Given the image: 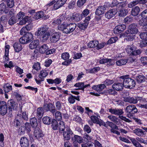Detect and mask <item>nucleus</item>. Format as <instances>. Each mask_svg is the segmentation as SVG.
<instances>
[{"label":"nucleus","mask_w":147,"mask_h":147,"mask_svg":"<svg viewBox=\"0 0 147 147\" xmlns=\"http://www.w3.org/2000/svg\"><path fill=\"white\" fill-rule=\"evenodd\" d=\"M77 27L75 23H70L69 24H64L59 25L58 26L59 30L62 31L63 32L66 34H70L73 32Z\"/></svg>","instance_id":"1"},{"label":"nucleus","mask_w":147,"mask_h":147,"mask_svg":"<svg viewBox=\"0 0 147 147\" xmlns=\"http://www.w3.org/2000/svg\"><path fill=\"white\" fill-rule=\"evenodd\" d=\"M119 78L123 80V84L125 88L132 89L135 87L136 85L135 81L129 78L128 75L123 76H120Z\"/></svg>","instance_id":"2"},{"label":"nucleus","mask_w":147,"mask_h":147,"mask_svg":"<svg viewBox=\"0 0 147 147\" xmlns=\"http://www.w3.org/2000/svg\"><path fill=\"white\" fill-rule=\"evenodd\" d=\"M33 35L30 32H27L24 36L20 38L19 42L23 44L30 42L32 39Z\"/></svg>","instance_id":"3"},{"label":"nucleus","mask_w":147,"mask_h":147,"mask_svg":"<svg viewBox=\"0 0 147 147\" xmlns=\"http://www.w3.org/2000/svg\"><path fill=\"white\" fill-rule=\"evenodd\" d=\"M48 72L46 70H42L41 71L38 75L40 79H37L36 78H35L36 83L38 84H40L42 82L44 81L45 78L48 75Z\"/></svg>","instance_id":"4"},{"label":"nucleus","mask_w":147,"mask_h":147,"mask_svg":"<svg viewBox=\"0 0 147 147\" xmlns=\"http://www.w3.org/2000/svg\"><path fill=\"white\" fill-rule=\"evenodd\" d=\"M138 32L137 24L133 23L130 25L126 30L127 34H134L137 33Z\"/></svg>","instance_id":"5"},{"label":"nucleus","mask_w":147,"mask_h":147,"mask_svg":"<svg viewBox=\"0 0 147 147\" xmlns=\"http://www.w3.org/2000/svg\"><path fill=\"white\" fill-rule=\"evenodd\" d=\"M63 136L64 140H69L71 138V135L73 134V131L69 127H66L65 128V130L63 131Z\"/></svg>","instance_id":"6"},{"label":"nucleus","mask_w":147,"mask_h":147,"mask_svg":"<svg viewBox=\"0 0 147 147\" xmlns=\"http://www.w3.org/2000/svg\"><path fill=\"white\" fill-rule=\"evenodd\" d=\"M67 18L65 15H62L59 18L55 19L53 20L52 23L55 25H62L64 24Z\"/></svg>","instance_id":"7"},{"label":"nucleus","mask_w":147,"mask_h":147,"mask_svg":"<svg viewBox=\"0 0 147 147\" xmlns=\"http://www.w3.org/2000/svg\"><path fill=\"white\" fill-rule=\"evenodd\" d=\"M48 27L47 25H45L39 28L35 32V35L37 36H42L48 30Z\"/></svg>","instance_id":"8"},{"label":"nucleus","mask_w":147,"mask_h":147,"mask_svg":"<svg viewBox=\"0 0 147 147\" xmlns=\"http://www.w3.org/2000/svg\"><path fill=\"white\" fill-rule=\"evenodd\" d=\"M8 109L9 112L11 113L12 110H16L18 108V104L12 99L9 100L8 102Z\"/></svg>","instance_id":"9"},{"label":"nucleus","mask_w":147,"mask_h":147,"mask_svg":"<svg viewBox=\"0 0 147 147\" xmlns=\"http://www.w3.org/2000/svg\"><path fill=\"white\" fill-rule=\"evenodd\" d=\"M7 111L6 102L4 101H0V114L2 115L6 114Z\"/></svg>","instance_id":"10"},{"label":"nucleus","mask_w":147,"mask_h":147,"mask_svg":"<svg viewBox=\"0 0 147 147\" xmlns=\"http://www.w3.org/2000/svg\"><path fill=\"white\" fill-rule=\"evenodd\" d=\"M34 130L33 136L35 139L39 140L44 136V134L39 127L34 128Z\"/></svg>","instance_id":"11"},{"label":"nucleus","mask_w":147,"mask_h":147,"mask_svg":"<svg viewBox=\"0 0 147 147\" xmlns=\"http://www.w3.org/2000/svg\"><path fill=\"white\" fill-rule=\"evenodd\" d=\"M60 34L58 32H55L52 34L50 37L51 42L55 43L58 41L60 39Z\"/></svg>","instance_id":"12"},{"label":"nucleus","mask_w":147,"mask_h":147,"mask_svg":"<svg viewBox=\"0 0 147 147\" xmlns=\"http://www.w3.org/2000/svg\"><path fill=\"white\" fill-rule=\"evenodd\" d=\"M126 28L124 24L119 25L116 26L113 30L114 33L115 34H119L123 32Z\"/></svg>","instance_id":"13"},{"label":"nucleus","mask_w":147,"mask_h":147,"mask_svg":"<svg viewBox=\"0 0 147 147\" xmlns=\"http://www.w3.org/2000/svg\"><path fill=\"white\" fill-rule=\"evenodd\" d=\"M124 86L123 83L118 82L114 83L112 86L113 89L117 91L122 90Z\"/></svg>","instance_id":"14"},{"label":"nucleus","mask_w":147,"mask_h":147,"mask_svg":"<svg viewBox=\"0 0 147 147\" xmlns=\"http://www.w3.org/2000/svg\"><path fill=\"white\" fill-rule=\"evenodd\" d=\"M106 87L104 84H100L98 85H94L92 86V88L98 92L100 94H102V90Z\"/></svg>","instance_id":"15"},{"label":"nucleus","mask_w":147,"mask_h":147,"mask_svg":"<svg viewBox=\"0 0 147 147\" xmlns=\"http://www.w3.org/2000/svg\"><path fill=\"white\" fill-rule=\"evenodd\" d=\"M20 144L22 147H28L29 144V141L26 137H22L20 140Z\"/></svg>","instance_id":"16"},{"label":"nucleus","mask_w":147,"mask_h":147,"mask_svg":"<svg viewBox=\"0 0 147 147\" xmlns=\"http://www.w3.org/2000/svg\"><path fill=\"white\" fill-rule=\"evenodd\" d=\"M126 112L127 113H131L135 114L138 112V109L135 106L130 105L127 106L126 109Z\"/></svg>","instance_id":"17"},{"label":"nucleus","mask_w":147,"mask_h":147,"mask_svg":"<svg viewBox=\"0 0 147 147\" xmlns=\"http://www.w3.org/2000/svg\"><path fill=\"white\" fill-rule=\"evenodd\" d=\"M117 10L112 9L107 11L105 15V17L108 19H110L113 17L117 13Z\"/></svg>","instance_id":"18"},{"label":"nucleus","mask_w":147,"mask_h":147,"mask_svg":"<svg viewBox=\"0 0 147 147\" xmlns=\"http://www.w3.org/2000/svg\"><path fill=\"white\" fill-rule=\"evenodd\" d=\"M44 108L47 111H49L53 113H54L56 111L55 107L51 103L45 105Z\"/></svg>","instance_id":"19"},{"label":"nucleus","mask_w":147,"mask_h":147,"mask_svg":"<svg viewBox=\"0 0 147 147\" xmlns=\"http://www.w3.org/2000/svg\"><path fill=\"white\" fill-rule=\"evenodd\" d=\"M70 96L68 97V100L70 104H73L75 102V100H76L78 101H80V96H76L70 94Z\"/></svg>","instance_id":"20"},{"label":"nucleus","mask_w":147,"mask_h":147,"mask_svg":"<svg viewBox=\"0 0 147 147\" xmlns=\"http://www.w3.org/2000/svg\"><path fill=\"white\" fill-rule=\"evenodd\" d=\"M67 0H58L53 6L54 9H57L62 6L66 1Z\"/></svg>","instance_id":"21"},{"label":"nucleus","mask_w":147,"mask_h":147,"mask_svg":"<svg viewBox=\"0 0 147 147\" xmlns=\"http://www.w3.org/2000/svg\"><path fill=\"white\" fill-rule=\"evenodd\" d=\"M71 140L73 142V143L77 142L79 144H81L82 143H84L82 138L76 135H75L74 137H72Z\"/></svg>","instance_id":"22"},{"label":"nucleus","mask_w":147,"mask_h":147,"mask_svg":"<svg viewBox=\"0 0 147 147\" xmlns=\"http://www.w3.org/2000/svg\"><path fill=\"white\" fill-rule=\"evenodd\" d=\"M109 112L112 114L116 115H121L123 113L122 110L118 109H109Z\"/></svg>","instance_id":"23"},{"label":"nucleus","mask_w":147,"mask_h":147,"mask_svg":"<svg viewBox=\"0 0 147 147\" xmlns=\"http://www.w3.org/2000/svg\"><path fill=\"white\" fill-rule=\"evenodd\" d=\"M106 9V8L104 6H99L96 9L95 14L98 16L102 15L104 13Z\"/></svg>","instance_id":"24"},{"label":"nucleus","mask_w":147,"mask_h":147,"mask_svg":"<svg viewBox=\"0 0 147 147\" xmlns=\"http://www.w3.org/2000/svg\"><path fill=\"white\" fill-rule=\"evenodd\" d=\"M126 52L129 55H133L134 51L135 50L134 46L131 45L127 46L125 49Z\"/></svg>","instance_id":"25"},{"label":"nucleus","mask_w":147,"mask_h":147,"mask_svg":"<svg viewBox=\"0 0 147 147\" xmlns=\"http://www.w3.org/2000/svg\"><path fill=\"white\" fill-rule=\"evenodd\" d=\"M133 133L135 135L140 137H142L144 135L145 131L142 129L138 128L133 130Z\"/></svg>","instance_id":"26"},{"label":"nucleus","mask_w":147,"mask_h":147,"mask_svg":"<svg viewBox=\"0 0 147 147\" xmlns=\"http://www.w3.org/2000/svg\"><path fill=\"white\" fill-rule=\"evenodd\" d=\"M15 51L16 52H19L21 51L22 49V45L20 43L16 42L13 45Z\"/></svg>","instance_id":"27"},{"label":"nucleus","mask_w":147,"mask_h":147,"mask_svg":"<svg viewBox=\"0 0 147 147\" xmlns=\"http://www.w3.org/2000/svg\"><path fill=\"white\" fill-rule=\"evenodd\" d=\"M39 42L38 40H36L33 41L29 45L30 49H33L36 48L39 45Z\"/></svg>","instance_id":"28"},{"label":"nucleus","mask_w":147,"mask_h":147,"mask_svg":"<svg viewBox=\"0 0 147 147\" xmlns=\"http://www.w3.org/2000/svg\"><path fill=\"white\" fill-rule=\"evenodd\" d=\"M9 11V9L6 8L5 4L1 3L0 4V11L1 13H7Z\"/></svg>","instance_id":"29"},{"label":"nucleus","mask_w":147,"mask_h":147,"mask_svg":"<svg viewBox=\"0 0 147 147\" xmlns=\"http://www.w3.org/2000/svg\"><path fill=\"white\" fill-rule=\"evenodd\" d=\"M82 18L81 14L79 13H74L72 18V19L76 21H79L81 20Z\"/></svg>","instance_id":"30"},{"label":"nucleus","mask_w":147,"mask_h":147,"mask_svg":"<svg viewBox=\"0 0 147 147\" xmlns=\"http://www.w3.org/2000/svg\"><path fill=\"white\" fill-rule=\"evenodd\" d=\"M125 101L133 104H136L137 102V98L128 97L125 98Z\"/></svg>","instance_id":"31"},{"label":"nucleus","mask_w":147,"mask_h":147,"mask_svg":"<svg viewBox=\"0 0 147 147\" xmlns=\"http://www.w3.org/2000/svg\"><path fill=\"white\" fill-rule=\"evenodd\" d=\"M140 11V9L138 7H135L132 9L131 14L133 16H136L138 14Z\"/></svg>","instance_id":"32"},{"label":"nucleus","mask_w":147,"mask_h":147,"mask_svg":"<svg viewBox=\"0 0 147 147\" xmlns=\"http://www.w3.org/2000/svg\"><path fill=\"white\" fill-rule=\"evenodd\" d=\"M128 138L131 141L133 144L136 147H141V145L138 142V141L135 138L128 137Z\"/></svg>","instance_id":"33"},{"label":"nucleus","mask_w":147,"mask_h":147,"mask_svg":"<svg viewBox=\"0 0 147 147\" xmlns=\"http://www.w3.org/2000/svg\"><path fill=\"white\" fill-rule=\"evenodd\" d=\"M3 90L5 93H8L12 90V86L8 83L5 84L3 86Z\"/></svg>","instance_id":"34"},{"label":"nucleus","mask_w":147,"mask_h":147,"mask_svg":"<svg viewBox=\"0 0 147 147\" xmlns=\"http://www.w3.org/2000/svg\"><path fill=\"white\" fill-rule=\"evenodd\" d=\"M49 49L47 45L44 44L39 49V52L42 54H44Z\"/></svg>","instance_id":"35"},{"label":"nucleus","mask_w":147,"mask_h":147,"mask_svg":"<svg viewBox=\"0 0 147 147\" xmlns=\"http://www.w3.org/2000/svg\"><path fill=\"white\" fill-rule=\"evenodd\" d=\"M108 118L111 121L116 124H118L120 123L119 119L115 116L112 115H109Z\"/></svg>","instance_id":"36"},{"label":"nucleus","mask_w":147,"mask_h":147,"mask_svg":"<svg viewBox=\"0 0 147 147\" xmlns=\"http://www.w3.org/2000/svg\"><path fill=\"white\" fill-rule=\"evenodd\" d=\"M98 44V41L97 40H92L88 44V46L90 48L96 47Z\"/></svg>","instance_id":"37"},{"label":"nucleus","mask_w":147,"mask_h":147,"mask_svg":"<svg viewBox=\"0 0 147 147\" xmlns=\"http://www.w3.org/2000/svg\"><path fill=\"white\" fill-rule=\"evenodd\" d=\"M44 15V12L42 11H39L34 13V18L36 19H39L42 17Z\"/></svg>","instance_id":"38"},{"label":"nucleus","mask_w":147,"mask_h":147,"mask_svg":"<svg viewBox=\"0 0 147 147\" xmlns=\"http://www.w3.org/2000/svg\"><path fill=\"white\" fill-rule=\"evenodd\" d=\"M74 86L78 88L76 89V90H81L84 91V82H83L76 83L74 84Z\"/></svg>","instance_id":"39"},{"label":"nucleus","mask_w":147,"mask_h":147,"mask_svg":"<svg viewBox=\"0 0 147 147\" xmlns=\"http://www.w3.org/2000/svg\"><path fill=\"white\" fill-rule=\"evenodd\" d=\"M65 128L64 122L63 121H60L58 126V128L59 130V132L61 131H64L65 129Z\"/></svg>","instance_id":"40"},{"label":"nucleus","mask_w":147,"mask_h":147,"mask_svg":"<svg viewBox=\"0 0 147 147\" xmlns=\"http://www.w3.org/2000/svg\"><path fill=\"white\" fill-rule=\"evenodd\" d=\"M51 126L52 129L54 130L58 129V124L57 121L55 119H53L51 122Z\"/></svg>","instance_id":"41"},{"label":"nucleus","mask_w":147,"mask_h":147,"mask_svg":"<svg viewBox=\"0 0 147 147\" xmlns=\"http://www.w3.org/2000/svg\"><path fill=\"white\" fill-rule=\"evenodd\" d=\"M128 13L127 9H121L118 12L119 15L120 16L123 17L125 16Z\"/></svg>","instance_id":"42"},{"label":"nucleus","mask_w":147,"mask_h":147,"mask_svg":"<svg viewBox=\"0 0 147 147\" xmlns=\"http://www.w3.org/2000/svg\"><path fill=\"white\" fill-rule=\"evenodd\" d=\"M43 123L47 125H49L51 122V118L49 117L46 116L44 117L42 119Z\"/></svg>","instance_id":"43"},{"label":"nucleus","mask_w":147,"mask_h":147,"mask_svg":"<svg viewBox=\"0 0 147 147\" xmlns=\"http://www.w3.org/2000/svg\"><path fill=\"white\" fill-rule=\"evenodd\" d=\"M44 113L43 108L42 107L38 108L37 110V115L39 118H41Z\"/></svg>","instance_id":"44"},{"label":"nucleus","mask_w":147,"mask_h":147,"mask_svg":"<svg viewBox=\"0 0 147 147\" xmlns=\"http://www.w3.org/2000/svg\"><path fill=\"white\" fill-rule=\"evenodd\" d=\"M127 62V60L121 59L117 61L116 62V64L118 66H121L125 64Z\"/></svg>","instance_id":"45"},{"label":"nucleus","mask_w":147,"mask_h":147,"mask_svg":"<svg viewBox=\"0 0 147 147\" xmlns=\"http://www.w3.org/2000/svg\"><path fill=\"white\" fill-rule=\"evenodd\" d=\"M136 79L138 82L141 83L144 82L145 78L143 76L138 75L136 77Z\"/></svg>","instance_id":"46"},{"label":"nucleus","mask_w":147,"mask_h":147,"mask_svg":"<svg viewBox=\"0 0 147 147\" xmlns=\"http://www.w3.org/2000/svg\"><path fill=\"white\" fill-rule=\"evenodd\" d=\"M95 114L97 116V117L95 115H92L90 117V118L92 121L94 123H97V121L98 120L99 118H98V113H95Z\"/></svg>","instance_id":"47"},{"label":"nucleus","mask_w":147,"mask_h":147,"mask_svg":"<svg viewBox=\"0 0 147 147\" xmlns=\"http://www.w3.org/2000/svg\"><path fill=\"white\" fill-rule=\"evenodd\" d=\"M139 24L141 26H145L147 24V19L144 18L141 19L139 21Z\"/></svg>","instance_id":"48"},{"label":"nucleus","mask_w":147,"mask_h":147,"mask_svg":"<svg viewBox=\"0 0 147 147\" xmlns=\"http://www.w3.org/2000/svg\"><path fill=\"white\" fill-rule=\"evenodd\" d=\"M88 25L87 23L84 22V23H79L78 25V26L80 29L82 30H84L86 29Z\"/></svg>","instance_id":"49"},{"label":"nucleus","mask_w":147,"mask_h":147,"mask_svg":"<svg viewBox=\"0 0 147 147\" xmlns=\"http://www.w3.org/2000/svg\"><path fill=\"white\" fill-rule=\"evenodd\" d=\"M30 123L33 127H36L37 125V119L35 117L31 118L30 120Z\"/></svg>","instance_id":"50"},{"label":"nucleus","mask_w":147,"mask_h":147,"mask_svg":"<svg viewBox=\"0 0 147 147\" xmlns=\"http://www.w3.org/2000/svg\"><path fill=\"white\" fill-rule=\"evenodd\" d=\"M18 20L14 17H11L9 20L8 23L10 25H12L18 21Z\"/></svg>","instance_id":"51"},{"label":"nucleus","mask_w":147,"mask_h":147,"mask_svg":"<svg viewBox=\"0 0 147 147\" xmlns=\"http://www.w3.org/2000/svg\"><path fill=\"white\" fill-rule=\"evenodd\" d=\"M55 117L56 120L58 121H61L62 119L61 113L59 111H57L55 113Z\"/></svg>","instance_id":"52"},{"label":"nucleus","mask_w":147,"mask_h":147,"mask_svg":"<svg viewBox=\"0 0 147 147\" xmlns=\"http://www.w3.org/2000/svg\"><path fill=\"white\" fill-rule=\"evenodd\" d=\"M29 19L28 16H26L23 18L22 20L19 22V24L20 25H23L25 24L28 21Z\"/></svg>","instance_id":"53"},{"label":"nucleus","mask_w":147,"mask_h":147,"mask_svg":"<svg viewBox=\"0 0 147 147\" xmlns=\"http://www.w3.org/2000/svg\"><path fill=\"white\" fill-rule=\"evenodd\" d=\"M69 54L68 52L63 53L61 55V58L64 60L68 59H69Z\"/></svg>","instance_id":"54"},{"label":"nucleus","mask_w":147,"mask_h":147,"mask_svg":"<svg viewBox=\"0 0 147 147\" xmlns=\"http://www.w3.org/2000/svg\"><path fill=\"white\" fill-rule=\"evenodd\" d=\"M140 36L141 39L147 42V32L141 33Z\"/></svg>","instance_id":"55"},{"label":"nucleus","mask_w":147,"mask_h":147,"mask_svg":"<svg viewBox=\"0 0 147 147\" xmlns=\"http://www.w3.org/2000/svg\"><path fill=\"white\" fill-rule=\"evenodd\" d=\"M118 40V38L117 36L112 37L109 39L107 41L108 44H111L115 42Z\"/></svg>","instance_id":"56"},{"label":"nucleus","mask_w":147,"mask_h":147,"mask_svg":"<svg viewBox=\"0 0 147 147\" xmlns=\"http://www.w3.org/2000/svg\"><path fill=\"white\" fill-rule=\"evenodd\" d=\"M32 68L33 69L37 71L40 69V63L38 62L34 63L33 65Z\"/></svg>","instance_id":"57"},{"label":"nucleus","mask_w":147,"mask_h":147,"mask_svg":"<svg viewBox=\"0 0 147 147\" xmlns=\"http://www.w3.org/2000/svg\"><path fill=\"white\" fill-rule=\"evenodd\" d=\"M100 70V68L99 67H94L92 69H90L88 71V72L90 73H94L97 72Z\"/></svg>","instance_id":"58"},{"label":"nucleus","mask_w":147,"mask_h":147,"mask_svg":"<svg viewBox=\"0 0 147 147\" xmlns=\"http://www.w3.org/2000/svg\"><path fill=\"white\" fill-rule=\"evenodd\" d=\"M89 13V10L88 9H86L83 11L81 15L83 18L87 16Z\"/></svg>","instance_id":"59"},{"label":"nucleus","mask_w":147,"mask_h":147,"mask_svg":"<svg viewBox=\"0 0 147 147\" xmlns=\"http://www.w3.org/2000/svg\"><path fill=\"white\" fill-rule=\"evenodd\" d=\"M26 127L24 126H21L19 128L18 132L20 134H24L26 130Z\"/></svg>","instance_id":"60"},{"label":"nucleus","mask_w":147,"mask_h":147,"mask_svg":"<svg viewBox=\"0 0 147 147\" xmlns=\"http://www.w3.org/2000/svg\"><path fill=\"white\" fill-rule=\"evenodd\" d=\"M96 124H99L100 126L102 125L106 127H107V125L106 124L104 121H103L101 119H99L97 121V123H96Z\"/></svg>","instance_id":"61"},{"label":"nucleus","mask_w":147,"mask_h":147,"mask_svg":"<svg viewBox=\"0 0 147 147\" xmlns=\"http://www.w3.org/2000/svg\"><path fill=\"white\" fill-rule=\"evenodd\" d=\"M138 4V3L137 1V0H136L135 1H131L128 4V7L131 8L137 5Z\"/></svg>","instance_id":"62"},{"label":"nucleus","mask_w":147,"mask_h":147,"mask_svg":"<svg viewBox=\"0 0 147 147\" xmlns=\"http://www.w3.org/2000/svg\"><path fill=\"white\" fill-rule=\"evenodd\" d=\"M7 6L9 7H12L14 5V1L13 0H7Z\"/></svg>","instance_id":"63"},{"label":"nucleus","mask_w":147,"mask_h":147,"mask_svg":"<svg viewBox=\"0 0 147 147\" xmlns=\"http://www.w3.org/2000/svg\"><path fill=\"white\" fill-rule=\"evenodd\" d=\"M9 59V53H5L3 56V61L5 64L7 63Z\"/></svg>","instance_id":"64"}]
</instances>
